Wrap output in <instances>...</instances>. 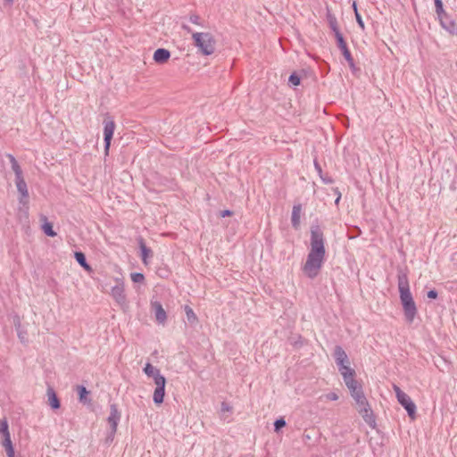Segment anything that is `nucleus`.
I'll list each match as a JSON object with an SVG mask.
<instances>
[{
	"instance_id": "09e8293b",
	"label": "nucleus",
	"mask_w": 457,
	"mask_h": 457,
	"mask_svg": "<svg viewBox=\"0 0 457 457\" xmlns=\"http://www.w3.org/2000/svg\"><path fill=\"white\" fill-rule=\"evenodd\" d=\"M341 193H338V195L337 196L336 200H335V204L336 205H337L341 200Z\"/></svg>"
},
{
	"instance_id": "393cba45",
	"label": "nucleus",
	"mask_w": 457,
	"mask_h": 457,
	"mask_svg": "<svg viewBox=\"0 0 457 457\" xmlns=\"http://www.w3.org/2000/svg\"><path fill=\"white\" fill-rule=\"evenodd\" d=\"M44 223L42 224L43 232L50 237L56 236V232L54 230L52 222L48 221L46 217H44Z\"/></svg>"
},
{
	"instance_id": "79ce46f5",
	"label": "nucleus",
	"mask_w": 457,
	"mask_h": 457,
	"mask_svg": "<svg viewBox=\"0 0 457 457\" xmlns=\"http://www.w3.org/2000/svg\"><path fill=\"white\" fill-rule=\"evenodd\" d=\"M115 433H112V428H110L106 436V443H112L114 439Z\"/></svg>"
},
{
	"instance_id": "a19ab883",
	"label": "nucleus",
	"mask_w": 457,
	"mask_h": 457,
	"mask_svg": "<svg viewBox=\"0 0 457 457\" xmlns=\"http://www.w3.org/2000/svg\"><path fill=\"white\" fill-rule=\"evenodd\" d=\"M393 388H394V391L395 393V395H396V398L398 399L400 395H403L405 393L403 391L401 390V388L396 386V385H394L393 386Z\"/></svg>"
},
{
	"instance_id": "473e14b6",
	"label": "nucleus",
	"mask_w": 457,
	"mask_h": 457,
	"mask_svg": "<svg viewBox=\"0 0 457 457\" xmlns=\"http://www.w3.org/2000/svg\"><path fill=\"white\" fill-rule=\"evenodd\" d=\"M3 446L4 447L5 452L14 449L11 440V436H4Z\"/></svg>"
},
{
	"instance_id": "2f4dec72",
	"label": "nucleus",
	"mask_w": 457,
	"mask_h": 457,
	"mask_svg": "<svg viewBox=\"0 0 457 457\" xmlns=\"http://www.w3.org/2000/svg\"><path fill=\"white\" fill-rule=\"evenodd\" d=\"M130 278L134 283H143L145 281V275L141 272H133L130 274Z\"/></svg>"
},
{
	"instance_id": "20e7f679",
	"label": "nucleus",
	"mask_w": 457,
	"mask_h": 457,
	"mask_svg": "<svg viewBox=\"0 0 457 457\" xmlns=\"http://www.w3.org/2000/svg\"><path fill=\"white\" fill-rule=\"evenodd\" d=\"M143 371L147 377L153 378L156 386L153 395L154 403L157 405L162 404L165 396L166 378L161 374L159 369L153 366L150 362L145 365Z\"/></svg>"
},
{
	"instance_id": "603ef678",
	"label": "nucleus",
	"mask_w": 457,
	"mask_h": 457,
	"mask_svg": "<svg viewBox=\"0 0 457 457\" xmlns=\"http://www.w3.org/2000/svg\"><path fill=\"white\" fill-rule=\"evenodd\" d=\"M19 337H20L21 340H23V335H21V334H20V335H19Z\"/></svg>"
},
{
	"instance_id": "49530a36",
	"label": "nucleus",
	"mask_w": 457,
	"mask_h": 457,
	"mask_svg": "<svg viewBox=\"0 0 457 457\" xmlns=\"http://www.w3.org/2000/svg\"><path fill=\"white\" fill-rule=\"evenodd\" d=\"M182 29H183L184 30H186L187 32H188V33H191V32H192L191 28H190L189 26L186 25V24H183V25H182Z\"/></svg>"
},
{
	"instance_id": "8fccbe9b",
	"label": "nucleus",
	"mask_w": 457,
	"mask_h": 457,
	"mask_svg": "<svg viewBox=\"0 0 457 457\" xmlns=\"http://www.w3.org/2000/svg\"><path fill=\"white\" fill-rule=\"evenodd\" d=\"M352 7H353V11H354V14H356V12H358V10H357V4H356V2H353V3Z\"/></svg>"
},
{
	"instance_id": "e433bc0d",
	"label": "nucleus",
	"mask_w": 457,
	"mask_h": 457,
	"mask_svg": "<svg viewBox=\"0 0 457 457\" xmlns=\"http://www.w3.org/2000/svg\"><path fill=\"white\" fill-rule=\"evenodd\" d=\"M200 21H201V18H200V16H199V15H197V14H195V13H194V14H191V15L189 16V21H190V22H192V23H194V24L201 25Z\"/></svg>"
},
{
	"instance_id": "423d86ee",
	"label": "nucleus",
	"mask_w": 457,
	"mask_h": 457,
	"mask_svg": "<svg viewBox=\"0 0 457 457\" xmlns=\"http://www.w3.org/2000/svg\"><path fill=\"white\" fill-rule=\"evenodd\" d=\"M149 182L153 187L150 190L154 192L164 191V190H175L177 183L174 179L167 176H163L158 172L152 175Z\"/></svg>"
},
{
	"instance_id": "c756f323",
	"label": "nucleus",
	"mask_w": 457,
	"mask_h": 457,
	"mask_svg": "<svg viewBox=\"0 0 457 457\" xmlns=\"http://www.w3.org/2000/svg\"><path fill=\"white\" fill-rule=\"evenodd\" d=\"M0 435L3 437L10 436L8 422L5 419L0 420Z\"/></svg>"
},
{
	"instance_id": "6ab92c4d",
	"label": "nucleus",
	"mask_w": 457,
	"mask_h": 457,
	"mask_svg": "<svg viewBox=\"0 0 457 457\" xmlns=\"http://www.w3.org/2000/svg\"><path fill=\"white\" fill-rule=\"evenodd\" d=\"M77 393L79 403L83 404H90L92 400L88 397L90 391L83 385L77 386Z\"/></svg>"
},
{
	"instance_id": "72a5a7b5",
	"label": "nucleus",
	"mask_w": 457,
	"mask_h": 457,
	"mask_svg": "<svg viewBox=\"0 0 457 457\" xmlns=\"http://www.w3.org/2000/svg\"><path fill=\"white\" fill-rule=\"evenodd\" d=\"M328 26H329V29L333 31L335 38L339 37V36H343L342 32L340 31V29L338 28L337 21L331 23Z\"/></svg>"
},
{
	"instance_id": "dca6fc26",
	"label": "nucleus",
	"mask_w": 457,
	"mask_h": 457,
	"mask_svg": "<svg viewBox=\"0 0 457 457\" xmlns=\"http://www.w3.org/2000/svg\"><path fill=\"white\" fill-rule=\"evenodd\" d=\"M48 404L53 410H58L61 407V401L52 386L47 387L46 391Z\"/></svg>"
},
{
	"instance_id": "412c9836",
	"label": "nucleus",
	"mask_w": 457,
	"mask_h": 457,
	"mask_svg": "<svg viewBox=\"0 0 457 457\" xmlns=\"http://www.w3.org/2000/svg\"><path fill=\"white\" fill-rule=\"evenodd\" d=\"M74 258L76 262L87 271H92V267L87 261L86 254L81 251H76L74 253Z\"/></svg>"
},
{
	"instance_id": "ea45409f",
	"label": "nucleus",
	"mask_w": 457,
	"mask_h": 457,
	"mask_svg": "<svg viewBox=\"0 0 457 457\" xmlns=\"http://www.w3.org/2000/svg\"><path fill=\"white\" fill-rule=\"evenodd\" d=\"M233 212L231 210H223V211H220V216L222 217V218H225V217H230L233 215Z\"/></svg>"
},
{
	"instance_id": "c03bdc74",
	"label": "nucleus",
	"mask_w": 457,
	"mask_h": 457,
	"mask_svg": "<svg viewBox=\"0 0 457 457\" xmlns=\"http://www.w3.org/2000/svg\"><path fill=\"white\" fill-rule=\"evenodd\" d=\"M228 410H229V406L228 405V403L223 402L221 404V411H228Z\"/></svg>"
},
{
	"instance_id": "f704fd0d",
	"label": "nucleus",
	"mask_w": 457,
	"mask_h": 457,
	"mask_svg": "<svg viewBox=\"0 0 457 457\" xmlns=\"http://www.w3.org/2000/svg\"><path fill=\"white\" fill-rule=\"evenodd\" d=\"M345 61L347 62L353 73H355L357 71H360V69L355 66L353 56H350L348 59H345Z\"/></svg>"
},
{
	"instance_id": "c85d7f7f",
	"label": "nucleus",
	"mask_w": 457,
	"mask_h": 457,
	"mask_svg": "<svg viewBox=\"0 0 457 457\" xmlns=\"http://www.w3.org/2000/svg\"><path fill=\"white\" fill-rule=\"evenodd\" d=\"M274 431L278 433L284 427H286L287 422L284 417H279L277 419L274 423Z\"/></svg>"
},
{
	"instance_id": "37998d69",
	"label": "nucleus",
	"mask_w": 457,
	"mask_h": 457,
	"mask_svg": "<svg viewBox=\"0 0 457 457\" xmlns=\"http://www.w3.org/2000/svg\"><path fill=\"white\" fill-rule=\"evenodd\" d=\"M327 398L331 401H337L338 399V395L335 392H330L327 395Z\"/></svg>"
},
{
	"instance_id": "9d476101",
	"label": "nucleus",
	"mask_w": 457,
	"mask_h": 457,
	"mask_svg": "<svg viewBox=\"0 0 457 457\" xmlns=\"http://www.w3.org/2000/svg\"><path fill=\"white\" fill-rule=\"evenodd\" d=\"M121 414L118 409L116 403L110 404V414L107 418V422L110 425V428H112V433H116L118 424L120 420Z\"/></svg>"
},
{
	"instance_id": "ddd939ff",
	"label": "nucleus",
	"mask_w": 457,
	"mask_h": 457,
	"mask_svg": "<svg viewBox=\"0 0 457 457\" xmlns=\"http://www.w3.org/2000/svg\"><path fill=\"white\" fill-rule=\"evenodd\" d=\"M438 20L443 29H445L452 35H457V24L448 13L438 18Z\"/></svg>"
},
{
	"instance_id": "4c0bfd02",
	"label": "nucleus",
	"mask_w": 457,
	"mask_h": 457,
	"mask_svg": "<svg viewBox=\"0 0 457 457\" xmlns=\"http://www.w3.org/2000/svg\"><path fill=\"white\" fill-rule=\"evenodd\" d=\"M355 19H356V22L359 25V27L363 30L365 29V25H364V22L362 21L361 14L359 13V12H356Z\"/></svg>"
},
{
	"instance_id": "f03ea898",
	"label": "nucleus",
	"mask_w": 457,
	"mask_h": 457,
	"mask_svg": "<svg viewBox=\"0 0 457 457\" xmlns=\"http://www.w3.org/2000/svg\"><path fill=\"white\" fill-rule=\"evenodd\" d=\"M397 284L404 319L408 323H412L418 313V309L410 290L407 271L403 269L397 270Z\"/></svg>"
},
{
	"instance_id": "f3484780",
	"label": "nucleus",
	"mask_w": 457,
	"mask_h": 457,
	"mask_svg": "<svg viewBox=\"0 0 457 457\" xmlns=\"http://www.w3.org/2000/svg\"><path fill=\"white\" fill-rule=\"evenodd\" d=\"M170 57V52L165 48H158L154 51L153 59L156 63H165Z\"/></svg>"
},
{
	"instance_id": "de8ad7c7",
	"label": "nucleus",
	"mask_w": 457,
	"mask_h": 457,
	"mask_svg": "<svg viewBox=\"0 0 457 457\" xmlns=\"http://www.w3.org/2000/svg\"><path fill=\"white\" fill-rule=\"evenodd\" d=\"M4 5L11 7L13 4V0H4Z\"/></svg>"
},
{
	"instance_id": "864d4df0",
	"label": "nucleus",
	"mask_w": 457,
	"mask_h": 457,
	"mask_svg": "<svg viewBox=\"0 0 457 457\" xmlns=\"http://www.w3.org/2000/svg\"><path fill=\"white\" fill-rule=\"evenodd\" d=\"M19 337H20L21 340H23V335H21V334H20V335H19Z\"/></svg>"
},
{
	"instance_id": "aec40b11",
	"label": "nucleus",
	"mask_w": 457,
	"mask_h": 457,
	"mask_svg": "<svg viewBox=\"0 0 457 457\" xmlns=\"http://www.w3.org/2000/svg\"><path fill=\"white\" fill-rule=\"evenodd\" d=\"M338 370L343 377L345 384L355 379V370L350 367V364L341 367Z\"/></svg>"
},
{
	"instance_id": "0eeeda50",
	"label": "nucleus",
	"mask_w": 457,
	"mask_h": 457,
	"mask_svg": "<svg viewBox=\"0 0 457 457\" xmlns=\"http://www.w3.org/2000/svg\"><path fill=\"white\" fill-rule=\"evenodd\" d=\"M104 150L106 154L109 151L111 146V142L113 137V133L115 129V122L113 118L109 114H105V118L104 120Z\"/></svg>"
},
{
	"instance_id": "3c124183",
	"label": "nucleus",
	"mask_w": 457,
	"mask_h": 457,
	"mask_svg": "<svg viewBox=\"0 0 457 457\" xmlns=\"http://www.w3.org/2000/svg\"><path fill=\"white\" fill-rule=\"evenodd\" d=\"M333 190H334L335 194L337 195V196L338 195V193H341V192L339 191L338 187H336V188H334Z\"/></svg>"
},
{
	"instance_id": "f257e3e1",
	"label": "nucleus",
	"mask_w": 457,
	"mask_h": 457,
	"mask_svg": "<svg viewBox=\"0 0 457 457\" xmlns=\"http://www.w3.org/2000/svg\"><path fill=\"white\" fill-rule=\"evenodd\" d=\"M326 256L325 238L318 222L311 226V249L303 270L309 278L318 276Z\"/></svg>"
},
{
	"instance_id": "1a4fd4ad",
	"label": "nucleus",
	"mask_w": 457,
	"mask_h": 457,
	"mask_svg": "<svg viewBox=\"0 0 457 457\" xmlns=\"http://www.w3.org/2000/svg\"><path fill=\"white\" fill-rule=\"evenodd\" d=\"M397 401L404 408L411 419L416 417V404L406 393L403 395H400Z\"/></svg>"
},
{
	"instance_id": "4468645a",
	"label": "nucleus",
	"mask_w": 457,
	"mask_h": 457,
	"mask_svg": "<svg viewBox=\"0 0 457 457\" xmlns=\"http://www.w3.org/2000/svg\"><path fill=\"white\" fill-rule=\"evenodd\" d=\"M15 184L18 192L21 194V197L19 199L20 204L25 205L28 204V198H29V191L27 184L22 178L15 179Z\"/></svg>"
},
{
	"instance_id": "bb28decb",
	"label": "nucleus",
	"mask_w": 457,
	"mask_h": 457,
	"mask_svg": "<svg viewBox=\"0 0 457 457\" xmlns=\"http://www.w3.org/2000/svg\"><path fill=\"white\" fill-rule=\"evenodd\" d=\"M301 80L302 77L296 71H294L289 75L288 85L290 87H297L301 84Z\"/></svg>"
},
{
	"instance_id": "a211bd4d",
	"label": "nucleus",
	"mask_w": 457,
	"mask_h": 457,
	"mask_svg": "<svg viewBox=\"0 0 457 457\" xmlns=\"http://www.w3.org/2000/svg\"><path fill=\"white\" fill-rule=\"evenodd\" d=\"M301 212H302V204H294L293 209H292V215H291V224H292V227L296 230L299 229V228H300Z\"/></svg>"
},
{
	"instance_id": "7ed1b4c3",
	"label": "nucleus",
	"mask_w": 457,
	"mask_h": 457,
	"mask_svg": "<svg viewBox=\"0 0 457 457\" xmlns=\"http://www.w3.org/2000/svg\"><path fill=\"white\" fill-rule=\"evenodd\" d=\"M346 387L349 389L351 396L356 402L358 405V411L364 420V421L370 427H376V419L373 413L369 402L364 395L361 385L356 380H353L347 382L345 384Z\"/></svg>"
},
{
	"instance_id": "b1692460",
	"label": "nucleus",
	"mask_w": 457,
	"mask_h": 457,
	"mask_svg": "<svg viewBox=\"0 0 457 457\" xmlns=\"http://www.w3.org/2000/svg\"><path fill=\"white\" fill-rule=\"evenodd\" d=\"M7 157L10 160L12 170H13V172L15 174V179L22 178L23 177L22 176V170H21L19 162L15 159V157L12 154H8Z\"/></svg>"
},
{
	"instance_id": "58836bf2",
	"label": "nucleus",
	"mask_w": 457,
	"mask_h": 457,
	"mask_svg": "<svg viewBox=\"0 0 457 457\" xmlns=\"http://www.w3.org/2000/svg\"><path fill=\"white\" fill-rule=\"evenodd\" d=\"M326 18H327V21H328V25L337 21L336 16L329 11H328V12L326 14Z\"/></svg>"
},
{
	"instance_id": "f8f14e48",
	"label": "nucleus",
	"mask_w": 457,
	"mask_h": 457,
	"mask_svg": "<svg viewBox=\"0 0 457 457\" xmlns=\"http://www.w3.org/2000/svg\"><path fill=\"white\" fill-rule=\"evenodd\" d=\"M151 309L154 312L156 321L164 325L167 320V313L159 301H151Z\"/></svg>"
},
{
	"instance_id": "9b49d317",
	"label": "nucleus",
	"mask_w": 457,
	"mask_h": 457,
	"mask_svg": "<svg viewBox=\"0 0 457 457\" xmlns=\"http://www.w3.org/2000/svg\"><path fill=\"white\" fill-rule=\"evenodd\" d=\"M333 357L335 359V362L338 368L346 366L350 364V361L348 355L341 345H336L333 351Z\"/></svg>"
},
{
	"instance_id": "39448f33",
	"label": "nucleus",
	"mask_w": 457,
	"mask_h": 457,
	"mask_svg": "<svg viewBox=\"0 0 457 457\" xmlns=\"http://www.w3.org/2000/svg\"><path fill=\"white\" fill-rule=\"evenodd\" d=\"M192 38L195 46L203 55L208 56L214 53L216 41L211 33L195 32L192 33Z\"/></svg>"
},
{
	"instance_id": "a878e982",
	"label": "nucleus",
	"mask_w": 457,
	"mask_h": 457,
	"mask_svg": "<svg viewBox=\"0 0 457 457\" xmlns=\"http://www.w3.org/2000/svg\"><path fill=\"white\" fill-rule=\"evenodd\" d=\"M184 310H185V312H186V316H187V321L190 324L196 323L198 319H197L196 314L193 311V309L190 306H188V305H185Z\"/></svg>"
},
{
	"instance_id": "7c9ffc66",
	"label": "nucleus",
	"mask_w": 457,
	"mask_h": 457,
	"mask_svg": "<svg viewBox=\"0 0 457 457\" xmlns=\"http://www.w3.org/2000/svg\"><path fill=\"white\" fill-rule=\"evenodd\" d=\"M361 230L357 226H353V228H349V230H348V237L350 239H354V238L358 237L359 236H361Z\"/></svg>"
},
{
	"instance_id": "4be33fe9",
	"label": "nucleus",
	"mask_w": 457,
	"mask_h": 457,
	"mask_svg": "<svg viewBox=\"0 0 457 457\" xmlns=\"http://www.w3.org/2000/svg\"><path fill=\"white\" fill-rule=\"evenodd\" d=\"M337 46L341 51L343 56L345 59H348L350 56H352V54L347 46L346 41L343 36H339V37L336 38Z\"/></svg>"
},
{
	"instance_id": "c9c22d12",
	"label": "nucleus",
	"mask_w": 457,
	"mask_h": 457,
	"mask_svg": "<svg viewBox=\"0 0 457 457\" xmlns=\"http://www.w3.org/2000/svg\"><path fill=\"white\" fill-rule=\"evenodd\" d=\"M438 296V292L436 291V289L433 288V289H430L427 292V297L431 299V300H435L436 299Z\"/></svg>"
},
{
	"instance_id": "5701e85b",
	"label": "nucleus",
	"mask_w": 457,
	"mask_h": 457,
	"mask_svg": "<svg viewBox=\"0 0 457 457\" xmlns=\"http://www.w3.org/2000/svg\"><path fill=\"white\" fill-rule=\"evenodd\" d=\"M313 164L315 170L317 171L324 184H332L334 182V179H332L331 176H329L328 174H323L322 168L316 159L314 160Z\"/></svg>"
},
{
	"instance_id": "2eb2a0df",
	"label": "nucleus",
	"mask_w": 457,
	"mask_h": 457,
	"mask_svg": "<svg viewBox=\"0 0 457 457\" xmlns=\"http://www.w3.org/2000/svg\"><path fill=\"white\" fill-rule=\"evenodd\" d=\"M137 244H138V247L140 250V257H141L142 262L145 265H147L149 263L148 259L153 256V251L151 250L150 247H148L145 245V240L142 237H139L137 238Z\"/></svg>"
},
{
	"instance_id": "6e6552de",
	"label": "nucleus",
	"mask_w": 457,
	"mask_h": 457,
	"mask_svg": "<svg viewBox=\"0 0 457 457\" xmlns=\"http://www.w3.org/2000/svg\"><path fill=\"white\" fill-rule=\"evenodd\" d=\"M116 281L117 284L111 289V295L118 304L124 305L127 303L124 282L121 279H116Z\"/></svg>"
},
{
	"instance_id": "cd10ccee",
	"label": "nucleus",
	"mask_w": 457,
	"mask_h": 457,
	"mask_svg": "<svg viewBox=\"0 0 457 457\" xmlns=\"http://www.w3.org/2000/svg\"><path fill=\"white\" fill-rule=\"evenodd\" d=\"M434 3L437 18H440L447 13L444 9V4L442 0H434Z\"/></svg>"
},
{
	"instance_id": "a18cd8bd",
	"label": "nucleus",
	"mask_w": 457,
	"mask_h": 457,
	"mask_svg": "<svg viewBox=\"0 0 457 457\" xmlns=\"http://www.w3.org/2000/svg\"><path fill=\"white\" fill-rule=\"evenodd\" d=\"M7 457H15V450H10L6 452Z\"/></svg>"
}]
</instances>
